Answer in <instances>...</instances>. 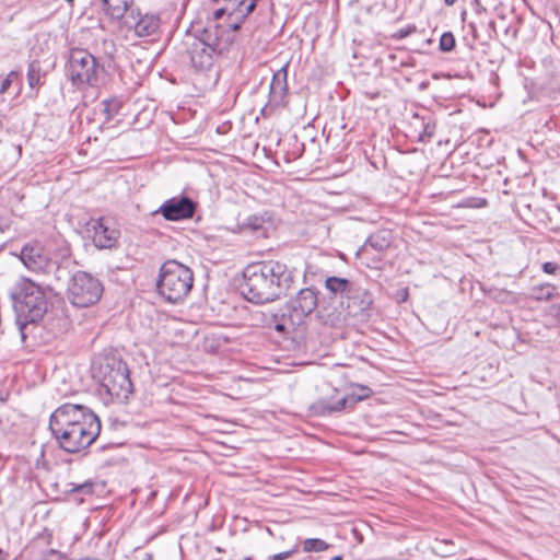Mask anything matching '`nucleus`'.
I'll return each instance as SVG.
<instances>
[{
	"mask_svg": "<svg viewBox=\"0 0 560 560\" xmlns=\"http://www.w3.org/2000/svg\"><path fill=\"white\" fill-rule=\"evenodd\" d=\"M231 31H224L213 23H206L196 34H187L182 40V55L189 61V67L196 75L217 81L219 78L218 63L226 58L234 47Z\"/></svg>",
	"mask_w": 560,
	"mask_h": 560,
	"instance_id": "f257e3e1",
	"label": "nucleus"
},
{
	"mask_svg": "<svg viewBox=\"0 0 560 560\" xmlns=\"http://www.w3.org/2000/svg\"><path fill=\"white\" fill-rule=\"evenodd\" d=\"M296 278L294 268L279 260L256 261L243 270L241 291L254 304L271 303L292 289Z\"/></svg>",
	"mask_w": 560,
	"mask_h": 560,
	"instance_id": "f03ea898",
	"label": "nucleus"
},
{
	"mask_svg": "<svg viewBox=\"0 0 560 560\" xmlns=\"http://www.w3.org/2000/svg\"><path fill=\"white\" fill-rule=\"evenodd\" d=\"M192 283L194 273L190 268L177 260H167L160 269L156 288L165 301L175 304L188 295Z\"/></svg>",
	"mask_w": 560,
	"mask_h": 560,
	"instance_id": "7ed1b4c3",
	"label": "nucleus"
},
{
	"mask_svg": "<svg viewBox=\"0 0 560 560\" xmlns=\"http://www.w3.org/2000/svg\"><path fill=\"white\" fill-rule=\"evenodd\" d=\"M101 386L113 400L124 402L132 394L127 363L116 357H105L97 369Z\"/></svg>",
	"mask_w": 560,
	"mask_h": 560,
	"instance_id": "20e7f679",
	"label": "nucleus"
},
{
	"mask_svg": "<svg viewBox=\"0 0 560 560\" xmlns=\"http://www.w3.org/2000/svg\"><path fill=\"white\" fill-rule=\"evenodd\" d=\"M214 4L207 16V23H213L224 31H231L235 40V32L241 28L247 16L255 10L256 0H211Z\"/></svg>",
	"mask_w": 560,
	"mask_h": 560,
	"instance_id": "39448f33",
	"label": "nucleus"
},
{
	"mask_svg": "<svg viewBox=\"0 0 560 560\" xmlns=\"http://www.w3.org/2000/svg\"><path fill=\"white\" fill-rule=\"evenodd\" d=\"M14 310L18 315L21 335L24 339V327L28 323H35L40 319L47 310L45 293L40 287L34 282L23 283L20 291L15 294Z\"/></svg>",
	"mask_w": 560,
	"mask_h": 560,
	"instance_id": "423d86ee",
	"label": "nucleus"
},
{
	"mask_svg": "<svg viewBox=\"0 0 560 560\" xmlns=\"http://www.w3.org/2000/svg\"><path fill=\"white\" fill-rule=\"evenodd\" d=\"M57 445L67 453H78L89 447L100 435V422H83L72 427L49 428Z\"/></svg>",
	"mask_w": 560,
	"mask_h": 560,
	"instance_id": "0eeeda50",
	"label": "nucleus"
},
{
	"mask_svg": "<svg viewBox=\"0 0 560 560\" xmlns=\"http://www.w3.org/2000/svg\"><path fill=\"white\" fill-rule=\"evenodd\" d=\"M101 281L85 271L75 272L68 287V296L78 307H88L95 304L103 294Z\"/></svg>",
	"mask_w": 560,
	"mask_h": 560,
	"instance_id": "6e6552de",
	"label": "nucleus"
},
{
	"mask_svg": "<svg viewBox=\"0 0 560 560\" xmlns=\"http://www.w3.org/2000/svg\"><path fill=\"white\" fill-rule=\"evenodd\" d=\"M68 77L72 84L94 85L98 79V63L85 49H72L68 62Z\"/></svg>",
	"mask_w": 560,
	"mask_h": 560,
	"instance_id": "1a4fd4ad",
	"label": "nucleus"
},
{
	"mask_svg": "<svg viewBox=\"0 0 560 560\" xmlns=\"http://www.w3.org/2000/svg\"><path fill=\"white\" fill-rule=\"evenodd\" d=\"M100 422L98 417L83 405L63 404L49 418V428L81 425L83 422Z\"/></svg>",
	"mask_w": 560,
	"mask_h": 560,
	"instance_id": "9d476101",
	"label": "nucleus"
},
{
	"mask_svg": "<svg viewBox=\"0 0 560 560\" xmlns=\"http://www.w3.org/2000/svg\"><path fill=\"white\" fill-rule=\"evenodd\" d=\"M317 291L313 288L301 289L298 294L287 303L290 326H299L317 307Z\"/></svg>",
	"mask_w": 560,
	"mask_h": 560,
	"instance_id": "9b49d317",
	"label": "nucleus"
},
{
	"mask_svg": "<svg viewBox=\"0 0 560 560\" xmlns=\"http://www.w3.org/2000/svg\"><path fill=\"white\" fill-rule=\"evenodd\" d=\"M23 265L34 272H46L51 267V259L42 243L32 241L22 246L19 255Z\"/></svg>",
	"mask_w": 560,
	"mask_h": 560,
	"instance_id": "f8f14e48",
	"label": "nucleus"
},
{
	"mask_svg": "<svg viewBox=\"0 0 560 560\" xmlns=\"http://www.w3.org/2000/svg\"><path fill=\"white\" fill-rule=\"evenodd\" d=\"M197 203L187 196L173 197L162 203L156 211L167 221H180L194 217Z\"/></svg>",
	"mask_w": 560,
	"mask_h": 560,
	"instance_id": "ddd939ff",
	"label": "nucleus"
},
{
	"mask_svg": "<svg viewBox=\"0 0 560 560\" xmlns=\"http://www.w3.org/2000/svg\"><path fill=\"white\" fill-rule=\"evenodd\" d=\"M89 231L93 232V244L101 249L114 248L119 240L120 232L105 218L92 219Z\"/></svg>",
	"mask_w": 560,
	"mask_h": 560,
	"instance_id": "4468645a",
	"label": "nucleus"
},
{
	"mask_svg": "<svg viewBox=\"0 0 560 560\" xmlns=\"http://www.w3.org/2000/svg\"><path fill=\"white\" fill-rule=\"evenodd\" d=\"M288 68L289 62L278 69L271 79L269 85V102L271 108L283 107L287 104L288 96Z\"/></svg>",
	"mask_w": 560,
	"mask_h": 560,
	"instance_id": "2eb2a0df",
	"label": "nucleus"
},
{
	"mask_svg": "<svg viewBox=\"0 0 560 560\" xmlns=\"http://www.w3.org/2000/svg\"><path fill=\"white\" fill-rule=\"evenodd\" d=\"M124 24L127 28L133 30L135 34L139 37H147L153 35L160 27V18L155 14H135L131 10L125 16Z\"/></svg>",
	"mask_w": 560,
	"mask_h": 560,
	"instance_id": "dca6fc26",
	"label": "nucleus"
},
{
	"mask_svg": "<svg viewBox=\"0 0 560 560\" xmlns=\"http://www.w3.org/2000/svg\"><path fill=\"white\" fill-rule=\"evenodd\" d=\"M342 305H346L348 313L352 316H363L368 312L372 304V294L357 283L350 290L347 299L341 301Z\"/></svg>",
	"mask_w": 560,
	"mask_h": 560,
	"instance_id": "f3484780",
	"label": "nucleus"
},
{
	"mask_svg": "<svg viewBox=\"0 0 560 560\" xmlns=\"http://www.w3.org/2000/svg\"><path fill=\"white\" fill-rule=\"evenodd\" d=\"M95 5H100L104 12L112 19H124L131 12L132 0H93Z\"/></svg>",
	"mask_w": 560,
	"mask_h": 560,
	"instance_id": "a211bd4d",
	"label": "nucleus"
},
{
	"mask_svg": "<svg viewBox=\"0 0 560 560\" xmlns=\"http://www.w3.org/2000/svg\"><path fill=\"white\" fill-rule=\"evenodd\" d=\"M48 71L43 68L38 59L32 60L27 65L26 80L27 84L33 92V96H37L39 89L45 84Z\"/></svg>",
	"mask_w": 560,
	"mask_h": 560,
	"instance_id": "6ab92c4d",
	"label": "nucleus"
},
{
	"mask_svg": "<svg viewBox=\"0 0 560 560\" xmlns=\"http://www.w3.org/2000/svg\"><path fill=\"white\" fill-rule=\"evenodd\" d=\"M393 242V235L390 231L381 230L372 234L362 247L358 250V255H364L369 253V249H374L377 253L385 252Z\"/></svg>",
	"mask_w": 560,
	"mask_h": 560,
	"instance_id": "aec40b11",
	"label": "nucleus"
},
{
	"mask_svg": "<svg viewBox=\"0 0 560 560\" xmlns=\"http://www.w3.org/2000/svg\"><path fill=\"white\" fill-rule=\"evenodd\" d=\"M354 285V282L349 281L346 278L340 277H328L325 281V288L334 295L345 301Z\"/></svg>",
	"mask_w": 560,
	"mask_h": 560,
	"instance_id": "412c9836",
	"label": "nucleus"
},
{
	"mask_svg": "<svg viewBox=\"0 0 560 560\" xmlns=\"http://www.w3.org/2000/svg\"><path fill=\"white\" fill-rule=\"evenodd\" d=\"M360 394H351L343 398H340L335 405L328 406L327 409L329 412L341 411L349 407H353L357 402L368 398L372 394V389L368 386H360Z\"/></svg>",
	"mask_w": 560,
	"mask_h": 560,
	"instance_id": "4be33fe9",
	"label": "nucleus"
},
{
	"mask_svg": "<svg viewBox=\"0 0 560 560\" xmlns=\"http://www.w3.org/2000/svg\"><path fill=\"white\" fill-rule=\"evenodd\" d=\"M556 290L551 283H540L530 288L528 296L535 301H549L555 296Z\"/></svg>",
	"mask_w": 560,
	"mask_h": 560,
	"instance_id": "5701e85b",
	"label": "nucleus"
},
{
	"mask_svg": "<svg viewBox=\"0 0 560 560\" xmlns=\"http://www.w3.org/2000/svg\"><path fill=\"white\" fill-rule=\"evenodd\" d=\"M415 124H419L422 131L419 133V141H429L435 132V122L432 119L425 120L424 117H420L418 114L413 116Z\"/></svg>",
	"mask_w": 560,
	"mask_h": 560,
	"instance_id": "b1692460",
	"label": "nucleus"
},
{
	"mask_svg": "<svg viewBox=\"0 0 560 560\" xmlns=\"http://www.w3.org/2000/svg\"><path fill=\"white\" fill-rule=\"evenodd\" d=\"M329 548V544L319 538H307L303 541L304 552H320Z\"/></svg>",
	"mask_w": 560,
	"mask_h": 560,
	"instance_id": "393cba45",
	"label": "nucleus"
},
{
	"mask_svg": "<svg viewBox=\"0 0 560 560\" xmlns=\"http://www.w3.org/2000/svg\"><path fill=\"white\" fill-rule=\"evenodd\" d=\"M267 219L262 214H253L246 219L244 226L253 232H259L264 230Z\"/></svg>",
	"mask_w": 560,
	"mask_h": 560,
	"instance_id": "a878e982",
	"label": "nucleus"
},
{
	"mask_svg": "<svg viewBox=\"0 0 560 560\" xmlns=\"http://www.w3.org/2000/svg\"><path fill=\"white\" fill-rule=\"evenodd\" d=\"M456 40L454 35L451 32H445L442 34L440 38V49L442 51L448 52L452 51L455 48Z\"/></svg>",
	"mask_w": 560,
	"mask_h": 560,
	"instance_id": "bb28decb",
	"label": "nucleus"
},
{
	"mask_svg": "<svg viewBox=\"0 0 560 560\" xmlns=\"http://www.w3.org/2000/svg\"><path fill=\"white\" fill-rule=\"evenodd\" d=\"M14 81H19L21 83V73L19 71L12 70L1 82L0 94H4Z\"/></svg>",
	"mask_w": 560,
	"mask_h": 560,
	"instance_id": "cd10ccee",
	"label": "nucleus"
},
{
	"mask_svg": "<svg viewBox=\"0 0 560 560\" xmlns=\"http://www.w3.org/2000/svg\"><path fill=\"white\" fill-rule=\"evenodd\" d=\"M70 491L79 492V493H83V494H90L93 492V482L85 481L83 483L75 485V486H73V488Z\"/></svg>",
	"mask_w": 560,
	"mask_h": 560,
	"instance_id": "c85d7f7f",
	"label": "nucleus"
},
{
	"mask_svg": "<svg viewBox=\"0 0 560 560\" xmlns=\"http://www.w3.org/2000/svg\"><path fill=\"white\" fill-rule=\"evenodd\" d=\"M416 31V26H407L404 28L398 30L393 37L396 39H402L412 34Z\"/></svg>",
	"mask_w": 560,
	"mask_h": 560,
	"instance_id": "c756f323",
	"label": "nucleus"
},
{
	"mask_svg": "<svg viewBox=\"0 0 560 560\" xmlns=\"http://www.w3.org/2000/svg\"><path fill=\"white\" fill-rule=\"evenodd\" d=\"M542 270L548 275H556L560 270V266L557 262L547 261L542 264Z\"/></svg>",
	"mask_w": 560,
	"mask_h": 560,
	"instance_id": "7c9ffc66",
	"label": "nucleus"
},
{
	"mask_svg": "<svg viewBox=\"0 0 560 560\" xmlns=\"http://www.w3.org/2000/svg\"><path fill=\"white\" fill-rule=\"evenodd\" d=\"M292 553H293V550L275 553L269 558V560H285V559L290 558L292 556Z\"/></svg>",
	"mask_w": 560,
	"mask_h": 560,
	"instance_id": "2f4dec72",
	"label": "nucleus"
},
{
	"mask_svg": "<svg viewBox=\"0 0 560 560\" xmlns=\"http://www.w3.org/2000/svg\"><path fill=\"white\" fill-rule=\"evenodd\" d=\"M275 329L278 331V332H281V334H284L289 330L288 326L285 323H277L275 325Z\"/></svg>",
	"mask_w": 560,
	"mask_h": 560,
	"instance_id": "473e14b6",
	"label": "nucleus"
},
{
	"mask_svg": "<svg viewBox=\"0 0 560 560\" xmlns=\"http://www.w3.org/2000/svg\"><path fill=\"white\" fill-rule=\"evenodd\" d=\"M50 553L56 556L58 560H72L67 557H63L61 553H59L58 551H56L54 549L50 550Z\"/></svg>",
	"mask_w": 560,
	"mask_h": 560,
	"instance_id": "72a5a7b5",
	"label": "nucleus"
},
{
	"mask_svg": "<svg viewBox=\"0 0 560 560\" xmlns=\"http://www.w3.org/2000/svg\"><path fill=\"white\" fill-rule=\"evenodd\" d=\"M553 310L556 311V314H555L556 318L560 322V304L555 305Z\"/></svg>",
	"mask_w": 560,
	"mask_h": 560,
	"instance_id": "f704fd0d",
	"label": "nucleus"
},
{
	"mask_svg": "<svg viewBox=\"0 0 560 560\" xmlns=\"http://www.w3.org/2000/svg\"><path fill=\"white\" fill-rule=\"evenodd\" d=\"M457 0H444L446 5H453Z\"/></svg>",
	"mask_w": 560,
	"mask_h": 560,
	"instance_id": "c9c22d12",
	"label": "nucleus"
},
{
	"mask_svg": "<svg viewBox=\"0 0 560 560\" xmlns=\"http://www.w3.org/2000/svg\"><path fill=\"white\" fill-rule=\"evenodd\" d=\"M104 104H105V106H106L105 110L108 113V112H109V105H110V104H109V102H107V101H106V102H104Z\"/></svg>",
	"mask_w": 560,
	"mask_h": 560,
	"instance_id": "e433bc0d",
	"label": "nucleus"
},
{
	"mask_svg": "<svg viewBox=\"0 0 560 560\" xmlns=\"http://www.w3.org/2000/svg\"><path fill=\"white\" fill-rule=\"evenodd\" d=\"M330 560H343L341 556H336L334 558H331Z\"/></svg>",
	"mask_w": 560,
	"mask_h": 560,
	"instance_id": "4c0bfd02",
	"label": "nucleus"
},
{
	"mask_svg": "<svg viewBox=\"0 0 560 560\" xmlns=\"http://www.w3.org/2000/svg\"><path fill=\"white\" fill-rule=\"evenodd\" d=\"M66 1H67L68 3H70V4L73 2V0H66Z\"/></svg>",
	"mask_w": 560,
	"mask_h": 560,
	"instance_id": "58836bf2",
	"label": "nucleus"
}]
</instances>
